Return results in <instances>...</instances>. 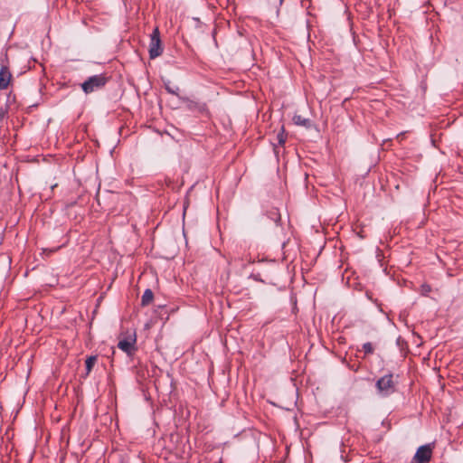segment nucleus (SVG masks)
<instances>
[{"instance_id": "1", "label": "nucleus", "mask_w": 463, "mask_h": 463, "mask_svg": "<svg viewBox=\"0 0 463 463\" xmlns=\"http://www.w3.org/2000/svg\"><path fill=\"white\" fill-rule=\"evenodd\" d=\"M107 81L108 78L103 74L93 75L81 84V89L86 94H89L103 88Z\"/></svg>"}, {"instance_id": "2", "label": "nucleus", "mask_w": 463, "mask_h": 463, "mask_svg": "<svg viewBox=\"0 0 463 463\" xmlns=\"http://www.w3.org/2000/svg\"><path fill=\"white\" fill-rule=\"evenodd\" d=\"M376 388L381 395L387 396L394 392L392 374L383 375L376 382Z\"/></svg>"}, {"instance_id": "3", "label": "nucleus", "mask_w": 463, "mask_h": 463, "mask_svg": "<svg viewBox=\"0 0 463 463\" xmlns=\"http://www.w3.org/2000/svg\"><path fill=\"white\" fill-rule=\"evenodd\" d=\"M162 53L161 48V41L159 38V31L156 28L150 38V45H149V56L151 59H155L158 57Z\"/></svg>"}, {"instance_id": "4", "label": "nucleus", "mask_w": 463, "mask_h": 463, "mask_svg": "<svg viewBox=\"0 0 463 463\" xmlns=\"http://www.w3.org/2000/svg\"><path fill=\"white\" fill-rule=\"evenodd\" d=\"M432 456V446L431 444H426L420 446L415 455L414 460L416 463H429Z\"/></svg>"}, {"instance_id": "5", "label": "nucleus", "mask_w": 463, "mask_h": 463, "mask_svg": "<svg viewBox=\"0 0 463 463\" xmlns=\"http://www.w3.org/2000/svg\"><path fill=\"white\" fill-rule=\"evenodd\" d=\"M136 335L133 334L132 335L120 339L118 347L128 355H131L136 351Z\"/></svg>"}, {"instance_id": "6", "label": "nucleus", "mask_w": 463, "mask_h": 463, "mask_svg": "<svg viewBox=\"0 0 463 463\" xmlns=\"http://www.w3.org/2000/svg\"><path fill=\"white\" fill-rule=\"evenodd\" d=\"M11 73L6 66L0 68V90H5L11 80Z\"/></svg>"}, {"instance_id": "7", "label": "nucleus", "mask_w": 463, "mask_h": 463, "mask_svg": "<svg viewBox=\"0 0 463 463\" xmlns=\"http://www.w3.org/2000/svg\"><path fill=\"white\" fill-rule=\"evenodd\" d=\"M292 120H293L294 124H296L298 126L304 127L306 128H309L312 126L310 119L303 118L300 115H295L293 117Z\"/></svg>"}, {"instance_id": "8", "label": "nucleus", "mask_w": 463, "mask_h": 463, "mask_svg": "<svg viewBox=\"0 0 463 463\" xmlns=\"http://www.w3.org/2000/svg\"><path fill=\"white\" fill-rule=\"evenodd\" d=\"M164 86L168 93L179 96V87L174 85L169 80H164Z\"/></svg>"}, {"instance_id": "9", "label": "nucleus", "mask_w": 463, "mask_h": 463, "mask_svg": "<svg viewBox=\"0 0 463 463\" xmlns=\"http://www.w3.org/2000/svg\"><path fill=\"white\" fill-rule=\"evenodd\" d=\"M153 298H154L153 291L149 288L146 289L142 296V298H141L142 306L149 305L152 302Z\"/></svg>"}, {"instance_id": "10", "label": "nucleus", "mask_w": 463, "mask_h": 463, "mask_svg": "<svg viewBox=\"0 0 463 463\" xmlns=\"http://www.w3.org/2000/svg\"><path fill=\"white\" fill-rule=\"evenodd\" d=\"M97 362V356L91 355L86 359V375H89Z\"/></svg>"}, {"instance_id": "11", "label": "nucleus", "mask_w": 463, "mask_h": 463, "mask_svg": "<svg viewBox=\"0 0 463 463\" xmlns=\"http://www.w3.org/2000/svg\"><path fill=\"white\" fill-rule=\"evenodd\" d=\"M278 143L283 146L286 142V135L284 133V127H281L279 133L277 135Z\"/></svg>"}, {"instance_id": "12", "label": "nucleus", "mask_w": 463, "mask_h": 463, "mask_svg": "<svg viewBox=\"0 0 463 463\" xmlns=\"http://www.w3.org/2000/svg\"><path fill=\"white\" fill-rule=\"evenodd\" d=\"M363 350L364 351V353L366 354H372L373 352V345L369 342L367 343H364L363 345Z\"/></svg>"}, {"instance_id": "13", "label": "nucleus", "mask_w": 463, "mask_h": 463, "mask_svg": "<svg viewBox=\"0 0 463 463\" xmlns=\"http://www.w3.org/2000/svg\"><path fill=\"white\" fill-rule=\"evenodd\" d=\"M422 291L424 292V294H426V293L430 292V286H428V285H423V286H422Z\"/></svg>"}, {"instance_id": "14", "label": "nucleus", "mask_w": 463, "mask_h": 463, "mask_svg": "<svg viewBox=\"0 0 463 463\" xmlns=\"http://www.w3.org/2000/svg\"><path fill=\"white\" fill-rule=\"evenodd\" d=\"M4 115H5L4 110L2 109H0V121L3 119Z\"/></svg>"}, {"instance_id": "15", "label": "nucleus", "mask_w": 463, "mask_h": 463, "mask_svg": "<svg viewBox=\"0 0 463 463\" xmlns=\"http://www.w3.org/2000/svg\"><path fill=\"white\" fill-rule=\"evenodd\" d=\"M46 251H48V253H52V252L55 251V250H48V249H44V250H43V252H46Z\"/></svg>"}, {"instance_id": "16", "label": "nucleus", "mask_w": 463, "mask_h": 463, "mask_svg": "<svg viewBox=\"0 0 463 463\" xmlns=\"http://www.w3.org/2000/svg\"><path fill=\"white\" fill-rule=\"evenodd\" d=\"M283 1H284V0H279V4H280V5H282Z\"/></svg>"}]
</instances>
